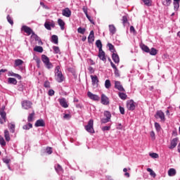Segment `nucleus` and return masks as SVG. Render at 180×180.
Listing matches in <instances>:
<instances>
[{
	"label": "nucleus",
	"instance_id": "41",
	"mask_svg": "<svg viewBox=\"0 0 180 180\" xmlns=\"http://www.w3.org/2000/svg\"><path fill=\"white\" fill-rule=\"evenodd\" d=\"M144 5H146V6H151L152 5V1L151 0H142Z\"/></svg>",
	"mask_w": 180,
	"mask_h": 180
},
{
	"label": "nucleus",
	"instance_id": "52",
	"mask_svg": "<svg viewBox=\"0 0 180 180\" xmlns=\"http://www.w3.org/2000/svg\"><path fill=\"white\" fill-rule=\"evenodd\" d=\"M149 155L152 158H158V157H159L158 154L156 153H150Z\"/></svg>",
	"mask_w": 180,
	"mask_h": 180
},
{
	"label": "nucleus",
	"instance_id": "23",
	"mask_svg": "<svg viewBox=\"0 0 180 180\" xmlns=\"http://www.w3.org/2000/svg\"><path fill=\"white\" fill-rule=\"evenodd\" d=\"M91 78L93 85H95L96 84H98V83L99 82V79H98V76L91 75Z\"/></svg>",
	"mask_w": 180,
	"mask_h": 180
},
{
	"label": "nucleus",
	"instance_id": "4",
	"mask_svg": "<svg viewBox=\"0 0 180 180\" xmlns=\"http://www.w3.org/2000/svg\"><path fill=\"white\" fill-rule=\"evenodd\" d=\"M104 116L105 118H102L101 120V124L109 123V122H110V119L112 117V114L110 113V112L105 111Z\"/></svg>",
	"mask_w": 180,
	"mask_h": 180
},
{
	"label": "nucleus",
	"instance_id": "46",
	"mask_svg": "<svg viewBox=\"0 0 180 180\" xmlns=\"http://www.w3.org/2000/svg\"><path fill=\"white\" fill-rule=\"evenodd\" d=\"M128 22H129V20H128L127 17L126 15H124L122 17V23H123L124 26V25H126V23H128Z\"/></svg>",
	"mask_w": 180,
	"mask_h": 180
},
{
	"label": "nucleus",
	"instance_id": "34",
	"mask_svg": "<svg viewBox=\"0 0 180 180\" xmlns=\"http://www.w3.org/2000/svg\"><path fill=\"white\" fill-rule=\"evenodd\" d=\"M34 51H37V53H43V47L37 46L34 48Z\"/></svg>",
	"mask_w": 180,
	"mask_h": 180
},
{
	"label": "nucleus",
	"instance_id": "25",
	"mask_svg": "<svg viewBox=\"0 0 180 180\" xmlns=\"http://www.w3.org/2000/svg\"><path fill=\"white\" fill-rule=\"evenodd\" d=\"M107 46L111 53H116V49H115V46H113V44L108 43Z\"/></svg>",
	"mask_w": 180,
	"mask_h": 180
},
{
	"label": "nucleus",
	"instance_id": "28",
	"mask_svg": "<svg viewBox=\"0 0 180 180\" xmlns=\"http://www.w3.org/2000/svg\"><path fill=\"white\" fill-rule=\"evenodd\" d=\"M15 124H13V123L8 124V129H9L11 133H15Z\"/></svg>",
	"mask_w": 180,
	"mask_h": 180
},
{
	"label": "nucleus",
	"instance_id": "53",
	"mask_svg": "<svg viewBox=\"0 0 180 180\" xmlns=\"http://www.w3.org/2000/svg\"><path fill=\"white\" fill-rule=\"evenodd\" d=\"M101 130L103 131H109V130H110V126H105V127H103L102 128H101Z\"/></svg>",
	"mask_w": 180,
	"mask_h": 180
},
{
	"label": "nucleus",
	"instance_id": "56",
	"mask_svg": "<svg viewBox=\"0 0 180 180\" xmlns=\"http://www.w3.org/2000/svg\"><path fill=\"white\" fill-rule=\"evenodd\" d=\"M115 77H120V73H119V70L117 69V68L115 69Z\"/></svg>",
	"mask_w": 180,
	"mask_h": 180
},
{
	"label": "nucleus",
	"instance_id": "20",
	"mask_svg": "<svg viewBox=\"0 0 180 180\" xmlns=\"http://www.w3.org/2000/svg\"><path fill=\"white\" fill-rule=\"evenodd\" d=\"M4 139L6 141H11V135L9 134V131L8 129L4 130Z\"/></svg>",
	"mask_w": 180,
	"mask_h": 180
},
{
	"label": "nucleus",
	"instance_id": "24",
	"mask_svg": "<svg viewBox=\"0 0 180 180\" xmlns=\"http://www.w3.org/2000/svg\"><path fill=\"white\" fill-rule=\"evenodd\" d=\"M109 30H110V33H111L112 34H115V33H116V27H115L114 25H110Z\"/></svg>",
	"mask_w": 180,
	"mask_h": 180
},
{
	"label": "nucleus",
	"instance_id": "49",
	"mask_svg": "<svg viewBox=\"0 0 180 180\" xmlns=\"http://www.w3.org/2000/svg\"><path fill=\"white\" fill-rule=\"evenodd\" d=\"M7 20L10 25H13V20H12L10 15H7Z\"/></svg>",
	"mask_w": 180,
	"mask_h": 180
},
{
	"label": "nucleus",
	"instance_id": "43",
	"mask_svg": "<svg viewBox=\"0 0 180 180\" xmlns=\"http://www.w3.org/2000/svg\"><path fill=\"white\" fill-rule=\"evenodd\" d=\"M147 171H148V172H150V175L151 176H153V178H155V176H156L155 172H154V171H153L151 169V168H148Z\"/></svg>",
	"mask_w": 180,
	"mask_h": 180
},
{
	"label": "nucleus",
	"instance_id": "7",
	"mask_svg": "<svg viewBox=\"0 0 180 180\" xmlns=\"http://www.w3.org/2000/svg\"><path fill=\"white\" fill-rule=\"evenodd\" d=\"M0 123L4 124V123L6 122V112L4 110H0Z\"/></svg>",
	"mask_w": 180,
	"mask_h": 180
},
{
	"label": "nucleus",
	"instance_id": "30",
	"mask_svg": "<svg viewBox=\"0 0 180 180\" xmlns=\"http://www.w3.org/2000/svg\"><path fill=\"white\" fill-rule=\"evenodd\" d=\"M8 84H13V85H16L18 84V81L13 77H9Z\"/></svg>",
	"mask_w": 180,
	"mask_h": 180
},
{
	"label": "nucleus",
	"instance_id": "48",
	"mask_svg": "<svg viewBox=\"0 0 180 180\" xmlns=\"http://www.w3.org/2000/svg\"><path fill=\"white\" fill-rule=\"evenodd\" d=\"M174 11L179 9V2L174 1Z\"/></svg>",
	"mask_w": 180,
	"mask_h": 180
},
{
	"label": "nucleus",
	"instance_id": "39",
	"mask_svg": "<svg viewBox=\"0 0 180 180\" xmlns=\"http://www.w3.org/2000/svg\"><path fill=\"white\" fill-rule=\"evenodd\" d=\"M53 49L55 54H61V51H60V48L58 46H53Z\"/></svg>",
	"mask_w": 180,
	"mask_h": 180
},
{
	"label": "nucleus",
	"instance_id": "32",
	"mask_svg": "<svg viewBox=\"0 0 180 180\" xmlns=\"http://www.w3.org/2000/svg\"><path fill=\"white\" fill-rule=\"evenodd\" d=\"M34 110H32V112L30 113L29 115H28V117H27V120L28 122H33V118L34 117Z\"/></svg>",
	"mask_w": 180,
	"mask_h": 180
},
{
	"label": "nucleus",
	"instance_id": "2",
	"mask_svg": "<svg viewBox=\"0 0 180 180\" xmlns=\"http://www.w3.org/2000/svg\"><path fill=\"white\" fill-rule=\"evenodd\" d=\"M41 60L48 70H51V68H53V64L50 62V59L49 58V57H47V56L42 55Z\"/></svg>",
	"mask_w": 180,
	"mask_h": 180
},
{
	"label": "nucleus",
	"instance_id": "11",
	"mask_svg": "<svg viewBox=\"0 0 180 180\" xmlns=\"http://www.w3.org/2000/svg\"><path fill=\"white\" fill-rule=\"evenodd\" d=\"M178 145V138L173 139L170 142V146H169V150H174L175 147Z\"/></svg>",
	"mask_w": 180,
	"mask_h": 180
},
{
	"label": "nucleus",
	"instance_id": "18",
	"mask_svg": "<svg viewBox=\"0 0 180 180\" xmlns=\"http://www.w3.org/2000/svg\"><path fill=\"white\" fill-rule=\"evenodd\" d=\"M112 58L115 64H119V63H120V58H119V55H117V53H115V52L112 55Z\"/></svg>",
	"mask_w": 180,
	"mask_h": 180
},
{
	"label": "nucleus",
	"instance_id": "42",
	"mask_svg": "<svg viewBox=\"0 0 180 180\" xmlns=\"http://www.w3.org/2000/svg\"><path fill=\"white\" fill-rule=\"evenodd\" d=\"M86 30L85 28H82L81 27H79L78 29H77V32L78 33H80V34H85V31Z\"/></svg>",
	"mask_w": 180,
	"mask_h": 180
},
{
	"label": "nucleus",
	"instance_id": "47",
	"mask_svg": "<svg viewBox=\"0 0 180 180\" xmlns=\"http://www.w3.org/2000/svg\"><path fill=\"white\" fill-rule=\"evenodd\" d=\"M155 127L157 130V131H161V125L158 124V122H155Z\"/></svg>",
	"mask_w": 180,
	"mask_h": 180
},
{
	"label": "nucleus",
	"instance_id": "36",
	"mask_svg": "<svg viewBox=\"0 0 180 180\" xmlns=\"http://www.w3.org/2000/svg\"><path fill=\"white\" fill-rule=\"evenodd\" d=\"M110 86H112V84L110 83V80L106 79L105 82V87L107 89H109V88H110Z\"/></svg>",
	"mask_w": 180,
	"mask_h": 180
},
{
	"label": "nucleus",
	"instance_id": "22",
	"mask_svg": "<svg viewBox=\"0 0 180 180\" xmlns=\"http://www.w3.org/2000/svg\"><path fill=\"white\" fill-rule=\"evenodd\" d=\"M168 175L169 176H175L176 175V170L174 168H171L168 171Z\"/></svg>",
	"mask_w": 180,
	"mask_h": 180
},
{
	"label": "nucleus",
	"instance_id": "58",
	"mask_svg": "<svg viewBox=\"0 0 180 180\" xmlns=\"http://www.w3.org/2000/svg\"><path fill=\"white\" fill-rule=\"evenodd\" d=\"M46 153L48 154H52L53 153V150L51 148L49 147V148H46Z\"/></svg>",
	"mask_w": 180,
	"mask_h": 180
},
{
	"label": "nucleus",
	"instance_id": "61",
	"mask_svg": "<svg viewBox=\"0 0 180 180\" xmlns=\"http://www.w3.org/2000/svg\"><path fill=\"white\" fill-rule=\"evenodd\" d=\"M54 94H55L54 90L50 89V90L49 91V96H53V95H54Z\"/></svg>",
	"mask_w": 180,
	"mask_h": 180
},
{
	"label": "nucleus",
	"instance_id": "12",
	"mask_svg": "<svg viewBox=\"0 0 180 180\" xmlns=\"http://www.w3.org/2000/svg\"><path fill=\"white\" fill-rule=\"evenodd\" d=\"M87 96H89V98H91L92 101H99V99H101L99 96L94 94L91 91L87 92Z\"/></svg>",
	"mask_w": 180,
	"mask_h": 180
},
{
	"label": "nucleus",
	"instance_id": "57",
	"mask_svg": "<svg viewBox=\"0 0 180 180\" xmlns=\"http://www.w3.org/2000/svg\"><path fill=\"white\" fill-rule=\"evenodd\" d=\"M119 109L121 115H124V108L120 105Z\"/></svg>",
	"mask_w": 180,
	"mask_h": 180
},
{
	"label": "nucleus",
	"instance_id": "51",
	"mask_svg": "<svg viewBox=\"0 0 180 180\" xmlns=\"http://www.w3.org/2000/svg\"><path fill=\"white\" fill-rule=\"evenodd\" d=\"M86 17L87 18V19L89 20V22L92 25H95V22L94 21V19H92V18H91V16H89V15L86 14Z\"/></svg>",
	"mask_w": 180,
	"mask_h": 180
},
{
	"label": "nucleus",
	"instance_id": "21",
	"mask_svg": "<svg viewBox=\"0 0 180 180\" xmlns=\"http://www.w3.org/2000/svg\"><path fill=\"white\" fill-rule=\"evenodd\" d=\"M58 25L60 27L61 30H64V27L65 26V22L61 19L58 20Z\"/></svg>",
	"mask_w": 180,
	"mask_h": 180
},
{
	"label": "nucleus",
	"instance_id": "40",
	"mask_svg": "<svg viewBox=\"0 0 180 180\" xmlns=\"http://www.w3.org/2000/svg\"><path fill=\"white\" fill-rule=\"evenodd\" d=\"M10 75L11 77H15V78H18V79H22V76L20 75H18L16 73H14V72H11L10 73Z\"/></svg>",
	"mask_w": 180,
	"mask_h": 180
},
{
	"label": "nucleus",
	"instance_id": "6",
	"mask_svg": "<svg viewBox=\"0 0 180 180\" xmlns=\"http://www.w3.org/2000/svg\"><path fill=\"white\" fill-rule=\"evenodd\" d=\"M155 119H160V122H165V115L162 110H158L155 115Z\"/></svg>",
	"mask_w": 180,
	"mask_h": 180
},
{
	"label": "nucleus",
	"instance_id": "59",
	"mask_svg": "<svg viewBox=\"0 0 180 180\" xmlns=\"http://www.w3.org/2000/svg\"><path fill=\"white\" fill-rule=\"evenodd\" d=\"M88 70H89L90 74H94L95 72V70L94 69V68H92L91 66L89 67Z\"/></svg>",
	"mask_w": 180,
	"mask_h": 180
},
{
	"label": "nucleus",
	"instance_id": "10",
	"mask_svg": "<svg viewBox=\"0 0 180 180\" xmlns=\"http://www.w3.org/2000/svg\"><path fill=\"white\" fill-rule=\"evenodd\" d=\"M127 108L128 110H134L136 109V105H134V101L130 100L127 103Z\"/></svg>",
	"mask_w": 180,
	"mask_h": 180
},
{
	"label": "nucleus",
	"instance_id": "60",
	"mask_svg": "<svg viewBox=\"0 0 180 180\" xmlns=\"http://www.w3.org/2000/svg\"><path fill=\"white\" fill-rule=\"evenodd\" d=\"M36 60V63L37 64V67L38 68H40V63H41V60H40V58H37Z\"/></svg>",
	"mask_w": 180,
	"mask_h": 180
},
{
	"label": "nucleus",
	"instance_id": "9",
	"mask_svg": "<svg viewBox=\"0 0 180 180\" xmlns=\"http://www.w3.org/2000/svg\"><path fill=\"white\" fill-rule=\"evenodd\" d=\"M115 89H118V91H121V92H124L126 91L120 81H115Z\"/></svg>",
	"mask_w": 180,
	"mask_h": 180
},
{
	"label": "nucleus",
	"instance_id": "55",
	"mask_svg": "<svg viewBox=\"0 0 180 180\" xmlns=\"http://www.w3.org/2000/svg\"><path fill=\"white\" fill-rule=\"evenodd\" d=\"M44 86L45 88H50V82L46 81L44 84Z\"/></svg>",
	"mask_w": 180,
	"mask_h": 180
},
{
	"label": "nucleus",
	"instance_id": "26",
	"mask_svg": "<svg viewBox=\"0 0 180 180\" xmlns=\"http://www.w3.org/2000/svg\"><path fill=\"white\" fill-rule=\"evenodd\" d=\"M141 49L143 51H145V53H150V48H148L146 44L141 45Z\"/></svg>",
	"mask_w": 180,
	"mask_h": 180
},
{
	"label": "nucleus",
	"instance_id": "27",
	"mask_svg": "<svg viewBox=\"0 0 180 180\" xmlns=\"http://www.w3.org/2000/svg\"><path fill=\"white\" fill-rule=\"evenodd\" d=\"M51 41L54 44H58V37L57 35H53L51 37Z\"/></svg>",
	"mask_w": 180,
	"mask_h": 180
},
{
	"label": "nucleus",
	"instance_id": "45",
	"mask_svg": "<svg viewBox=\"0 0 180 180\" xmlns=\"http://www.w3.org/2000/svg\"><path fill=\"white\" fill-rule=\"evenodd\" d=\"M44 27L46 28L47 30H51V27L50 22L46 21L44 23Z\"/></svg>",
	"mask_w": 180,
	"mask_h": 180
},
{
	"label": "nucleus",
	"instance_id": "64",
	"mask_svg": "<svg viewBox=\"0 0 180 180\" xmlns=\"http://www.w3.org/2000/svg\"><path fill=\"white\" fill-rule=\"evenodd\" d=\"M63 117L65 119H70V114H65V115L63 116Z\"/></svg>",
	"mask_w": 180,
	"mask_h": 180
},
{
	"label": "nucleus",
	"instance_id": "50",
	"mask_svg": "<svg viewBox=\"0 0 180 180\" xmlns=\"http://www.w3.org/2000/svg\"><path fill=\"white\" fill-rule=\"evenodd\" d=\"M0 144L3 146H6V142H5V139H4V137H0Z\"/></svg>",
	"mask_w": 180,
	"mask_h": 180
},
{
	"label": "nucleus",
	"instance_id": "63",
	"mask_svg": "<svg viewBox=\"0 0 180 180\" xmlns=\"http://www.w3.org/2000/svg\"><path fill=\"white\" fill-rule=\"evenodd\" d=\"M18 91L23 92V86L22 84L18 86Z\"/></svg>",
	"mask_w": 180,
	"mask_h": 180
},
{
	"label": "nucleus",
	"instance_id": "33",
	"mask_svg": "<svg viewBox=\"0 0 180 180\" xmlns=\"http://www.w3.org/2000/svg\"><path fill=\"white\" fill-rule=\"evenodd\" d=\"M96 47H98V51L102 50V41H101L100 39H98V40L96 41Z\"/></svg>",
	"mask_w": 180,
	"mask_h": 180
},
{
	"label": "nucleus",
	"instance_id": "29",
	"mask_svg": "<svg viewBox=\"0 0 180 180\" xmlns=\"http://www.w3.org/2000/svg\"><path fill=\"white\" fill-rule=\"evenodd\" d=\"M23 64V60L20 59H16L15 60L14 67H19V65H22Z\"/></svg>",
	"mask_w": 180,
	"mask_h": 180
},
{
	"label": "nucleus",
	"instance_id": "5",
	"mask_svg": "<svg viewBox=\"0 0 180 180\" xmlns=\"http://www.w3.org/2000/svg\"><path fill=\"white\" fill-rule=\"evenodd\" d=\"M22 108H24L25 110H27L29 109H31L32 106L33 105V103L30 101H23L21 103Z\"/></svg>",
	"mask_w": 180,
	"mask_h": 180
},
{
	"label": "nucleus",
	"instance_id": "37",
	"mask_svg": "<svg viewBox=\"0 0 180 180\" xmlns=\"http://www.w3.org/2000/svg\"><path fill=\"white\" fill-rule=\"evenodd\" d=\"M32 127H33V124L29 123L28 124H25L22 127V129L24 130H29L30 129H32Z\"/></svg>",
	"mask_w": 180,
	"mask_h": 180
},
{
	"label": "nucleus",
	"instance_id": "17",
	"mask_svg": "<svg viewBox=\"0 0 180 180\" xmlns=\"http://www.w3.org/2000/svg\"><path fill=\"white\" fill-rule=\"evenodd\" d=\"M101 103L103 105L109 104V98H108V96H106L105 94L101 95Z\"/></svg>",
	"mask_w": 180,
	"mask_h": 180
},
{
	"label": "nucleus",
	"instance_id": "19",
	"mask_svg": "<svg viewBox=\"0 0 180 180\" xmlns=\"http://www.w3.org/2000/svg\"><path fill=\"white\" fill-rule=\"evenodd\" d=\"M59 103L62 108H68V103H67V101L65 98H61L59 100Z\"/></svg>",
	"mask_w": 180,
	"mask_h": 180
},
{
	"label": "nucleus",
	"instance_id": "62",
	"mask_svg": "<svg viewBox=\"0 0 180 180\" xmlns=\"http://www.w3.org/2000/svg\"><path fill=\"white\" fill-rule=\"evenodd\" d=\"M3 161L5 162V164H9V162H11V159L4 158Z\"/></svg>",
	"mask_w": 180,
	"mask_h": 180
},
{
	"label": "nucleus",
	"instance_id": "14",
	"mask_svg": "<svg viewBox=\"0 0 180 180\" xmlns=\"http://www.w3.org/2000/svg\"><path fill=\"white\" fill-rule=\"evenodd\" d=\"M34 126H35V127H44V126H46V123L44 122V120H43L41 119L38 120L35 122Z\"/></svg>",
	"mask_w": 180,
	"mask_h": 180
},
{
	"label": "nucleus",
	"instance_id": "38",
	"mask_svg": "<svg viewBox=\"0 0 180 180\" xmlns=\"http://www.w3.org/2000/svg\"><path fill=\"white\" fill-rule=\"evenodd\" d=\"M55 169L56 172H63V167L60 165H57V166H55Z\"/></svg>",
	"mask_w": 180,
	"mask_h": 180
},
{
	"label": "nucleus",
	"instance_id": "1",
	"mask_svg": "<svg viewBox=\"0 0 180 180\" xmlns=\"http://www.w3.org/2000/svg\"><path fill=\"white\" fill-rule=\"evenodd\" d=\"M60 70V66H56L55 70V79L57 82L61 83L64 81L65 78L64 75H63V72Z\"/></svg>",
	"mask_w": 180,
	"mask_h": 180
},
{
	"label": "nucleus",
	"instance_id": "16",
	"mask_svg": "<svg viewBox=\"0 0 180 180\" xmlns=\"http://www.w3.org/2000/svg\"><path fill=\"white\" fill-rule=\"evenodd\" d=\"M88 41L89 43H94V41H95V33L94 32V30L90 32L88 37Z\"/></svg>",
	"mask_w": 180,
	"mask_h": 180
},
{
	"label": "nucleus",
	"instance_id": "3",
	"mask_svg": "<svg viewBox=\"0 0 180 180\" xmlns=\"http://www.w3.org/2000/svg\"><path fill=\"white\" fill-rule=\"evenodd\" d=\"M84 128L85 130L88 131V133L94 134V133H95V129H94V120H89L87 125H86Z\"/></svg>",
	"mask_w": 180,
	"mask_h": 180
},
{
	"label": "nucleus",
	"instance_id": "35",
	"mask_svg": "<svg viewBox=\"0 0 180 180\" xmlns=\"http://www.w3.org/2000/svg\"><path fill=\"white\" fill-rule=\"evenodd\" d=\"M119 96L122 101H126V99H127V95L124 93H119Z\"/></svg>",
	"mask_w": 180,
	"mask_h": 180
},
{
	"label": "nucleus",
	"instance_id": "44",
	"mask_svg": "<svg viewBox=\"0 0 180 180\" xmlns=\"http://www.w3.org/2000/svg\"><path fill=\"white\" fill-rule=\"evenodd\" d=\"M149 53L150 54V56H156L157 49H155V48H152L150 51H149Z\"/></svg>",
	"mask_w": 180,
	"mask_h": 180
},
{
	"label": "nucleus",
	"instance_id": "8",
	"mask_svg": "<svg viewBox=\"0 0 180 180\" xmlns=\"http://www.w3.org/2000/svg\"><path fill=\"white\" fill-rule=\"evenodd\" d=\"M21 30H23L25 33H27V34H28V36H30V34H34V32H33L32 28L26 25L22 26Z\"/></svg>",
	"mask_w": 180,
	"mask_h": 180
},
{
	"label": "nucleus",
	"instance_id": "54",
	"mask_svg": "<svg viewBox=\"0 0 180 180\" xmlns=\"http://www.w3.org/2000/svg\"><path fill=\"white\" fill-rule=\"evenodd\" d=\"M150 136L152 140H155V133L154 132V131H150Z\"/></svg>",
	"mask_w": 180,
	"mask_h": 180
},
{
	"label": "nucleus",
	"instance_id": "13",
	"mask_svg": "<svg viewBox=\"0 0 180 180\" xmlns=\"http://www.w3.org/2000/svg\"><path fill=\"white\" fill-rule=\"evenodd\" d=\"M98 57L100 58V60H102V61H106V56L105 51L103 50L98 51Z\"/></svg>",
	"mask_w": 180,
	"mask_h": 180
},
{
	"label": "nucleus",
	"instance_id": "15",
	"mask_svg": "<svg viewBox=\"0 0 180 180\" xmlns=\"http://www.w3.org/2000/svg\"><path fill=\"white\" fill-rule=\"evenodd\" d=\"M62 14L66 18H70V16H71V10H70L68 8H65L62 11Z\"/></svg>",
	"mask_w": 180,
	"mask_h": 180
},
{
	"label": "nucleus",
	"instance_id": "31",
	"mask_svg": "<svg viewBox=\"0 0 180 180\" xmlns=\"http://www.w3.org/2000/svg\"><path fill=\"white\" fill-rule=\"evenodd\" d=\"M172 2V0H162V4L165 6H169L171 5V3Z\"/></svg>",
	"mask_w": 180,
	"mask_h": 180
}]
</instances>
